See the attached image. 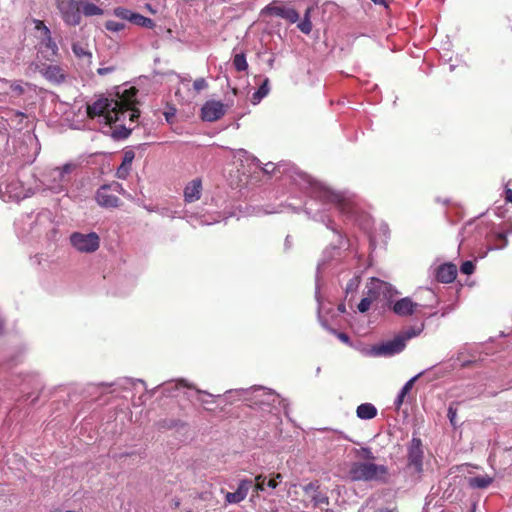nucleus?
<instances>
[{"mask_svg":"<svg viewBox=\"0 0 512 512\" xmlns=\"http://www.w3.org/2000/svg\"><path fill=\"white\" fill-rule=\"evenodd\" d=\"M74 168L73 164L67 163L49 171L44 179L47 189L56 194L65 191L70 181L69 174Z\"/></svg>","mask_w":512,"mask_h":512,"instance_id":"20e7f679","label":"nucleus"},{"mask_svg":"<svg viewBox=\"0 0 512 512\" xmlns=\"http://www.w3.org/2000/svg\"><path fill=\"white\" fill-rule=\"evenodd\" d=\"M70 242L77 251L82 253H92L99 248L100 238L95 232L88 234L74 232L70 236Z\"/></svg>","mask_w":512,"mask_h":512,"instance_id":"0eeeda50","label":"nucleus"},{"mask_svg":"<svg viewBox=\"0 0 512 512\" xmlns=\"http://www.w3.org/2000/svg\"><path fill=\"white\" fill-rule=\"evenodd\" d=\"M10 88L13 92H15L17 95H21L23 92H24V89L23 87L21 86V84L19 83H16V82H13V83H10Z\"/></svg>","mask_w":512,"mask_h":512,"instance_id":"a18cd8bd","label":"nucleus"},{"mask_svg":"<svg viewBox=\"0 0 512 512\" xmlns=\"http://www.w3.org/2000/svg\"><path fill=\"white\" fill-rule=\"evenodd\" d=\"M360 284V277L354 276L346 285V293L355 292Z\"/></svg>","mask_w":512,"mask_h":512,"instance_id":"72a5a7b5","label":"nucleus"},{"mask_svg":"<svg viewBox=\"0 0 512 512\" xmlns=\"http://www.w3.org/2000/svg\"><path fill=\"white\" fill-rule=\"evenodd\" d=\"M198 392H199V393H204V394H206L207 396H211V394H210V393H207V392H202V391H198Z\"/></svg>","mask_w":512,"mask_h":512,"instance_id":"0e129e2a","label":"nucleus"},{"mask_svg":"<svg viewBox=\"0 0 512 512\" xmlns=\"http://www.w3.org/2000/svg\"><path fill=\"white\" fill-rule=\"evenodd\" d=\"M298 28L300 29L301 32H303L305 34H309L312 30V23H311L310 19H303L298 24Z\"/></svg>","mask_w":512,"mask_h":512,"instance_id":"58836bf2","label":"nucleus"},{"mask_svg":"<svg viewBox=\"0 0 512 512\" xmlns=\"http://www.w3.org/2000/svg\"><path fill=\"white\" fill-rule=\"evenodd\" d=\"M372 2H374L375 4H384L385 3V0H371Z\"/></svg>","mask_w":512,"mask_h":512,"instance_id":"13d9d810","label":"nucleus"},{"mask_svg":"<svg viewBox=\"0 0 512 512\" xmlns=\"http://www.w3.org/2000/svg\"><path fill=\"white\" fill-rule=\"evenodd\" d=\"M375 512H396L395 510L388 509V508H380Z\"/></svg>","mask_w":512,"mask_h":512,"instance_id":"864d4df0","label":"nucleus"},{"mask_svg":"<svg viewBox=\"0 0 512 512\" xmlns=\"http://www.w3.org/2000/svg\"><path fill=\"white\" fill-rule=\"evenodd\" d=\"M134 157H135V155H134L133 151H126L123 156L122 165H125V166H128L129 168H131Z\"/></svg>","mask_w":512,"mask_h":512,"instance_id":"a19ab883","label":"nucleus"},{"mask_svg":"<svg viewBox=\"0 0 512 512\" xmlns=\"http://www.w3.org/2000/svg\"><path fill=\"white\" fill-rule=\"evenodd\" d=\"M373 302L374 300L366 294V296L358 304V310L361 313L367 312Z\"/></svg>","mask_w":512,"mask_h":512,"instance_id":"473e14b6","label":"nucleus"},{"mask_svg":"<svg viewBox=\"0 0 512 512\" xmlns=\"http://www.w3.org/2000/svg\"><path fill=\"white\" fill-rule=\"evenodd\" d=\"M290 244L289 237L286 238V245Z\"/></svg>","mask_w":512,"mask_h":512,"instance_id":"69168bd1","label":"nucleus"},{"mask_svg":"<svg viewBox=\"0 0 512 512\" xmlns=\"http://www.w3.org/2000/svg\"><path fill=\"white\" fill-rule=\"evenodd\" d=\"M304 492L308 499L311 498V495L319 491V486L317 482H311L304 486Z\"/></svg>","mask_w":512,"mask_h":512,"instance_id":"f704fd0d","label":"nucleus"},{"mask_svg":"<svg viewBox=\"0 0 512 512\" xmlns=\"http://www.w3.org/2000/svg\"><path fill=\"white\" fill-rule=\"evenodd\" d=\"M397 291L391 284L384 282L378 278H371L366 285V294L374 301L379 299L391 300Z\"/></svg>","mask_w":512,"mask_h":512,"instance_id":"1a4fd4ad","label":"nucleus"},{"mask_svg":"<svg viewBox=\"0 0 512 512\" xmlns=\"http://www.w3.org/2000/svg\"><path fill=\"white\" fill-rule=\"evenodd\" d=\"M315 196L323 202L337 204L342 212H348L346 210V203L344 202L342 195L330 190L325 186L317 187Z\"/></svg>","mask_w":512,"mask_h":512,"instance_id":"ddd939ff","label":"nucleus"},{"mask_svg":"<svg viewBox=\"0 0 512 512\" xmlns=\"http://www.w3.org/2000/svg\"><path fill=\"white\" fill-rule=\"evenodd\" d=\"M161 214L164 215V216H169L170 215V211L168 209H163Z\"/></svg>","mask_w":512,"mask_h":512,"instance_id":"6e6d98bb","label":"nucleus"},{"mask_svg":"<svg viewBox=\"0 0 512 512\" xmlns=\"http://www.w3.org/2000/svg\"><path fill=\"white\" fill-rule=\"evenodd\" d=\"M424 372H420L418 373L417 375H415L414 377H412L410 380H408L404 386L402 387L401 391H403L405 394H408L410 392V390L413 388V385L415 383V381L420 378L422 375H423Z\"/></svg>","mask_w":512,"mask_h":512,"instance_id":"c9c22d12","label":"nucleus"},{"mask_svg":"<svg viewBox=\"0 0 512 512\" xmlns=\"http://www.w3.org/2000/svg\"><path fill=\"white\" fill-rule=\"evenodd\" d=\"M282 475L277 473L273 478L267 481V487L275 489L278 486V482L282 480Z\"/></svg>","mask_w":512,"mask_h":512,"instance_id":"37998d69","label":"nucleus"},{"mask_svg":"<svg viewBox=\"0 0 512 512\" xmlns=\"http://www.w3.org/2000/svg\"><path fill=\"white\" fill-rule=\"evenodd\" d=\"M202 182L200 179H194L184 189V198L186 202H194L201 197Z\"/></svg>","mask_w":512,"mask_h":512,"instance_id":"aec40b11","label":"nucleus"},{"mask_svg":"<svg viewBox=\"0 0 512 512\" xmlns=\"http://www.w3.org/2000/svg\"><path fill=\"white\" fill-rule=\"evenodd\" d=\"M423 457L424 452L421 440L415 437L412 438L408 446L407 468L410 470L411 474L417 475V479L420 478V475L423 472Z\"/></svg>","mask_w":512,"mask_h":512,"instance_id":"423d86ee","label":"nucleus"},{"mask_svg":"<svg viewBox=\"0 0 512 512\" xmlns=\"http://www.w3.org/2000/svg\"><path fill=\"white\" fill-rule=\"evenodd\" d=\"M83 13L87 17L102 15L103 10L92 3L90 0H80V14Z\"/></svg>","mask_w":512,"mask_h":512,"instance_id":"5701e85b","label":"nucleus"},{"mask_svg":"<svg viewBox=\"0 0 512 512\" xmlns=\"http://www.w3.org/2000/svg\"><path fill=\"white\" fill-rule=\"evenodd\" d=\"M475 270V265L472 261H465L460 267L461 273L465 275H471Z\"/></svg>","mask_w":512,"mask_h":512,"instance_id":"e433bc0d","label":"nucleus"},{"mask_svg":"<svg viewBox=\"0 0 512 512\" xmlns=\"http://www.w3.org/2000/svg\"><path fill=\"white\" fill-rule=\"evenodd\" d=\"M112 186L104 185L101 186L96 192V201L97 203L105 208H114L119 205V198L110 193V189Z\"/></svg>","mask_w":512,"mask_h":512,"instance_id":"2eb2a0df","label":"nucleus"},{"mask_svg":"<svg viewBox=\"0 0 512 512\" xmlns=\"http://www.w3.org/2000/svg\"><path fill=\"white\" fill-rule=\"evenodd\" d=\"M388 468L385 465H378L373 462L356 461L349 469V477L353 481L381 482L388 479Z\"/></svg>","mask_w":512,"mask_h":512,"instance_id":"7ed1b4c3","label":"nucleus"},{"mask_svg":"<svg viewBox=\"0 0 512 512\" xmlns=\"http://www.w3.org/2000/svg\"><path fill=\"white\" fill-rule=\"evenodd\" d=\"M337 337L344 343H349V337L345 333H338Z\"/></svg>","mask_w":512,"mask_h":512,"instance_id":"8fccbe9b","label":"nucleus"},{"mask_svg":"<svg viewBox=\"0 0 512 512\" xmlns=\"http://www.w3.org/2000/svg\"><path fill=\"white\" fill-rule=\"evenodd\" d=\"M113 71H114V67L110 66V67H103V68H99V69L97 70V73H98L99 75H106V74L111 73V72H113Z\"/></svg>","mask_w":512,"mask_h":512,"instance_id":"de8ad7c7","label":"nucleus"},{"mask_svg":"<svg viewBox=\"0 0 512 512\" xmlns=\"http://www.w3.org/2000/svg\"><path fill=\"white\" fill-rule=\"evenodd\" d=\"M403 402H404V399L399 397V396H397V398L395 399L394 404H395L396 408L399 409L401 407V405L403 404Z\"/></svg>","mask_w":512,"mask_h":512,"instance_id":"3c124183","label":"nucleus"},{"mask_svg":"<svg viewBox=\"0 0 512 512\" xmlns=\"http://www.w3.org/2000/svg\"><path fill=\"white\" fill-rule=\"evenodd\" d=\"M361 454L364 458L368 459V460H374L375 457L373 455V453L371 452V450L369 448H362L361 449Z\"/></svg>","mask_w":512,"mask_h":512,"instance_id":"49530a36","label":"nucleus"},{"mask_svg":"<svg viewBox=\"0 0 512 512\" xmlns=\"http://www.w3.org/2000/svg\"><path fill=\"white\" fill-rule=\"evenodd\" d=\"M499 238H500V239H502V240L504 241V245H503V246H505V245H506V243H507V239H506V237H505L503 234H499Z\"/></svg>","mask_w":512,"mask_h":512,"instance_id":"4d7b16f0","label":"nucleus"},{"mask_svg":"<svg viewBox=\"0 0 512 512\" xmlns=\"http://www.w3.org/2000/svg\"><path fill=\"white\" fill-rule=\"evenodd\" d=\"M199 400L201 401V403H202L203 405H207V404H209V401H208V400H204V399H199Z\"/></svg>","mask_w":512,"mask_h":512,"instance_id":"052dcab7","label":"nucleus"},{"mask_svg":"<svg viewBox=\"0 0 512 512\" xmlns=\"http://www.w3.org/2000/svg\"><path fill=\"white\" fill-rule=\"evenodd\" d=\"M137 92L135 87H130L118 91L112 98L101 96L87 105V115L91 119L98 117L107 125L119 123L122 129L121 136L127 137L132 128L126 127V118L128 117L130 122H135L140 116L139 110L135 108Z\"/></svg>","mask_w":512,"mask_h":512,"instance_id":"f257e3e1","label":"nucleus"},{"mask_svg":"<svg viewBox=\"0 0 512 512\" xmlns=\"http://www.w3.org/2000/svg\"><path fill=\"white\" fill-rule=\"evenodd\" d=\"M406 395H407V394H405L403 391H400V393L398 394V396H399V397H401V398H403V399H405V396H406Z\"/></svg>","mask_w":512,"mask_h":512,"instance_id":"bf43d9fd","label":"nucleus"},{"mask_svg":"<svg viewBox=\"0 0 512 512\" xmlns=\"http://www.w3.org/2000/svg\"><path fill=\"white\" fill-rule=\"evenodd\" d=\"M493 482V478L488 475H480L475 477H470L468 479V484L471 488L477 489H485Z\"/></svg>","mask_w":512,"mask_h":512,"instance_id":"393cba45","label":"nucleus"},{"mask_svg":"<svg viewBox=\"0 0 512 512\" xmlns=\"http://www.w3.org/2000/svg\"><path fill=\"white\" fill-rule=\"evenodd\" d=\"M269 166H270V164H266V168H264V171H265V172H268V171L270 170V167H269Z\"/></svg>","mask_w":512,"mask_h":512,"instance_id":"e2e57ef3","label":"nucleus"},{"mask_svg":"<svg viewBox=\"0 0 512 512\" xmlns=\"http://www.w3.org/2000/svg\"><path fill=\"white\" fill-rule=\"evenodd\" d=\"M137 92L135 87H130L118 91L112 98L101 96L87 105V115L91 119L98 117L107 125L119 123L122 129L121 136L127 137L132 128L126 127V118L128 117L130 122H135L140 116L139 110L135 108Z\"/></svg>","mask_w":512,"mask_h":512,"instance_id":"f03ea898","label":"nucleus"},{"mask_svg":"<svg viewBox=\"0 0 512 512\" xmlns=\"http://www.w3.org/2000/svg\"><path fill=\"white\" fill-rule=\"evenodd\" d=\"M114 14L121 18V19H125V20H129L130 22H132L133 20V16H134V13L131 12L130 10L126 9V8H122V7H118L114 10Z\"/></svg>","mask_w":512,"mask_h":512,"instance_id":"7c9ffc66","label":"nucleus"},{"mask_svg":"<svg viewBox=\"0 0 512 512\" xmlns=\"http://www.w3.org/2000/svg\"><path fill=\"white\" fill-rule=\"evenodd\" d=\"M424 325L421 324L418 327H410L407 330H405L403 333L400 334L402 338L405 339V342L413 337H416L420 335V333L423 331Z\"/></svg>","mask_w":512,"mask_h":512,"instance_id":"cd10ccee","label":"nucleus"},{"mask_svg":"<svg viewBox=\"0 0 512 512\" xmlns=\"http://www.w3.org/2000/svg\"><path fill=\"white\" fill-rule=\"evenodd\" d=\"M225 114V105L220 101H207L202 109V119L208 122H214Z\"/></svg>","mask_w":512,"mask_h":512,"instance_id":"f8f14e48","label":"nucleus"},{"mask_svg":"<svg viewBox=\"0 0 512 512\" xmlns=\"http://www.w3.org/2000/svg\"><path fill=\"white\" fill-rule=\"evenodd\" d=\"M72 51L74 55L85 64H91L92 53L88 49L87 44L75 42L72 44Z\"/></svg>","mask_w":512,"mask_h":512,"instance_id":"412c9836","label":"nucleus"},{"mask_svg":"<svg viewBox=\"0 0 512 512\" xmlns=\"http://www.w3.org/2000/svg\"><path fill=\"white\" fill-rule=\"evenodd\" d=\"M132 23L146 28H152L154 26V22L152 19L144 17L137 13H134Z\"/></svg>","mask_w":512,"mask_h":512,"instance_id":"bb28decb","label":"nucleus"},{"mask_svg":"<svg viewBox=\"0 0 512 512\" xmlns=\"http://www.w3.org/2000/svg\"><path fill=\"white\" fill-rule=\"evenodd\" d=\"M41 73L52 83L59 84L65 80L64 70L58 65H46L41 69Z\"/></svg>","mask_w":512,"mask_h":512,"instance_id":"6ab92c4d","label":"nucleus"},{"mask_svg":"<svg viewBox=\"0 0 512 512\" xmlns=\"http://www.w3.org/2000/svg\"><path fill=\"white\" fill-rule=\"evenodd\" d=\"M457 276L456 265L447 263L439 266L436 271V278L441 283H451Z\"/></svg>","mask_w":512,"mask_h":512,"instance_id":"a211bd4d","label":"nucleus"},{"mask_svg":"<svg viewBox=\"0 0 512 512\" xmlns=\"http://www.w3.org/2000/svg\"><path fill=\"white\" fill-rule=\"evenodd\" d=\"M33 194L30 188H25L18 179H11L7 182H0V197L3 201L19 202Z\"/></svg>","mask_w":512,"mask_h":512,"instance_id":"39448f33","label":"nucleus"},{"mask_svg":"<svg viewBox=\"0 0 512 512\" xmlns=\"http://www.w3.org/2000/svg\"><path fill=\"white\" fill-rule=\"evenodd\" d=\"M255 391H258V392H261L263 396L266 397V400H262L261 403L262 404H269V403H274L276 401V399L279 398V396L277 394H275L272 390L270 389H266V388H257L255 389Z\"/></svg>","mask_w":512,"mask_h":512,"instance_id":"c85d7f7f","label":"nucleus"},{"mask_svg":"<svg viewBox=\"0 0 512 512\" xmlns=\"http://www.w3.org/2000/svg\"><path fill=\"white\" fill-rule=\"evenodd\" d=\"M193 87L197 92L204 90L208 87V84L204 78H198L194 81Z\"/></svg>","mask_w":512,"mask_h":512,"instance_id":"79ce46f5","label":"nucleus"},{"mask_svg":"<svg viewBox=\"0 0 512 512\" xmlns=\"http://www.w3.org/2000/svg\"><path fill=\"white\" fill-rule=\"evenodd\" d=\"M506 200L510 203H512V189H506Z\"/></svg>","mask_w":512,"mask_h":512,"instance_id":"603ef678","label":"nucleus"},{"mask_svg":"<svg viewBox=\"0 0 512 512\" xmlns=\"http://www.w3.org/2000/svg\"><path fill=\"white\" fill-rule=\"evenodd\" d=\"M269 91V79L265 78L263 83L258 88V90L253 93L251 98L252 104L257 105L258 103H260V101L268 95Z\"/></svg>","mask_w":512,"mask_h":512,"instance_id":"a878e982","label":"nucleus"},{"mask_svg":"<svg viewBox=\"0 0 512 512\" xmlns=\"http://www.w3.org/2000/svg\"><path fill=\"white\" fill-rule=\"evenodd\" d=\"M0 81L8 83V81L6 79H0Z\"/></svg>","mask_w":512,"mask_h":512,"instance_id":"338daca9","label":"nucleus"},{"mask_svg":"<svg viewBox=\"0 0 512 512\" xmlns=\"http://www.w3.org/2000/svg\"><path fill=\"white\" fill-rule=\"evenodd\" d=\"M456 415H457V410H456L454 407L450 406V407L448 408V414H447V416H448V418H449V420H450V423H451L453 426H455V425H456V422H455Z\"/></svg>","mask_w":512,"mask_h":512,"instance_id":"c03bdc74","label":"nucleus"},{"mask_svg":"<svg viewBox=\"0 0 512 512\" xmlns=\"http://www.w3.org/2000/svg\"><path fill=\"white\" fill-rule=\"evenodd\" d=\"M262 16H275L296 23L299 20L298 12L290 7L280 5L278 1H273L261 10Z\"/></svg>","mask_w":512,"mask_h":512,"instance_id":"9d476101","label":"nucleus"},{"mask_svg":"<svg viewBox=\"0 0 512 512\" xmlns=\"http://www.w3.org/2000/svg\"><path fill=\"white\" fill-rule=\"evenodd\" d=\"M405 346V339L398 335L394 339L381 344L377 349V353L379 355H394L401 352Z\"/></svg>","mask_w":512,"mask_h":512,"instance_id":"dca6fc26","label":"nucleus"},{"mask_svg":"<svg viewBox=\"0 0 512 512\" xmlns=\"http://www.w3.org/2000/svg\"><path fill=\"white\" fill-rule=\"evenodd\" d=\"M130 170H131V168L121 164L116 171V176L119 179H126L130 173Z\"/></svg>","mask_w":512,"mask_h":512,"instance_id":"ea45409f","label":"nucleus"},{"mask_svg":"<svg viewBox=\"0 0 512 512\" xmlns=\"http://www.w3.org/2000/svg\"><path fill=\"white\" fill-rule=\"evenodd\" d=\"M35 29L40 33V46L43 51L49 52L51 56L58 55V46L53 40L50 29L41 20H34Z\"/></svg>","mask_w":512,"mask_h":512,"instance_id":"9b49d317","label":"nucleus"},{"mask_svg":"<svg viewBox=\"0 0 512 512\" xmlns=\"http://www.w3.org/2000/svg\"><path fill=\"white\" fill-rule=\"evenodd\" d=\"M56 6L67 25L76 26L80 24V0H56Z\"/></svg>","mask_w":512,"mask_h":512,"instance_id":"6e6552de","label":"nucleus"},{"mask_svg":"<svg viewBox=\"0 0 512 512\" xmlns=\"http://www.w3.org/2000/svg\"><path fill=\"white\" fill-rule=\"evenodd\" d=\"M233 65L237 71H245L248 68V63L244 54H236L233 59Z\"/></svg>","mask_w":512,"mask_h":512,"instance_id":"c756f323","label":"nucleus"},{"mask_svg":"<svg viewBox=\"0 0 512 512\" xmlns=\"http://www.w3.org/2000/svg\"><path fill=\"white\" fill-rule=\"evenodd\" d=\"M105 28L111 32H119L125 28V24L122 22L109 20L105 23Z\"/></svg>","mask_w":512,"mask_h":512,"instance_id":"2f4dec72","label":"nucleus"},{"mask_svg":"<svg viewBox=\"0 0 512 512\" xmlns=\"http://www.w3.org/2000/svg\"><path fill=\"white\" fill-rule=\"evenodd\" d=\"M315 508H319L322 512H333L331 509L325 508L329 505V498L326 493L317 491L309 499Z\"/></svg>","mask_w":512,"mask_h":512,"instance_id":"4be33fe9","label":"nucleus"},{"mask_svg":"<svg viewBox=\"0 0 512 512\" xmlns=\"http://www.w3.org/2000/svg\"><path fill=\"white\" fill-rule=\"evenodd\" d=\"M255 482L256 483L254 485V491L257 492V493L260 492V491L261 492L264 491V484L266 482V477L264 475H262V474L257 475L255 477Z\"/></svg>","mask_w":512,"mask_h":512,"instance_id":"4c0bfd02","label":"nucleus"},{"mask_svg":"<svg viewBox=\"0 0 512 512\" xmlns=\"http://www.w3.org/2000/svg\"><path fill=\"white\" fill-rule=\"evenodd\" d=\"M310 12H311V8H308L304 14L303 19H310Z\"/></svg>","mask_w":512,"mask_h":512,"instance_id":"5fc2aeb1","label":"nucleus"},{"mask_svg":"<svg viewBox=\"0 0 512 512\" xmlns=\"http://www.w3.org/2000/svg\"><path fill=\"white\" fill-rule=\"evenodd\" d=\"M253 485V481L250 479H243L239 482L238 488L235 492H227L225 494V500L228 504H238L243 501Z\"/></svg>","mask_w":512,"mask_h":512,"instance_id":"4468645a","label":"nucleus"},{"mask_svg":"<svg viewBox=\"0 0 512 512\" xmlns=\"http://www.w3.org/2000/svg\"><path fill=\"white\" fill-rule=\"evenodd\" d=\"M418 307V303L413 302L409 297H404L395 302L392 310L396 315L406 317L412 315Z\"/></svg>","mask_w":512,"mask_h":512,"instance_id":"f3484780","label":"nucleus"},{"mask_svg":"<svg viewBox=\"0 0 512 512\" xmlns=\"http://www.w3.org/2000/svg\"><path fill=\"white\" fill-rule=\"evenodd\" d=\"M111 186H112L111 188L114 191H117L119 193L125 194V190L122 188V186L119 183H113Z\"/></svg>","mask_w":512,"mask_h":512,"instance_id":"09e8293b","label":"nucleus"},{"mask_svg":"<svg viewBox=\"0 0 512 512\" xmlns=\"http://www.w3.org/2000/svg\"><path fill=\"white\" fill-rule=\"evenodd\" d=\"M269 166H270V164H266V168H264V171H265V172H268V171L270 170V167H269Z\"/></svg>","mask_w":512,"mask_h":512,"instance_id":"680f3d73","label":"nucleus"},{"mask_svg":"<svg viewBox=\"0 0 512 512\" xmlns=\"http://www.w3.org/2000/svg\"><path fill=\"white\" fill-rule=\"evenodd\" d=\"M356 413L360 419L369 420L377 415V409L370 403H364L357 407Z\"/></svg>","mask_w":512,"mask_h":512,"instance_id":"b1692460","label":"nucleus"}]
</instances>
